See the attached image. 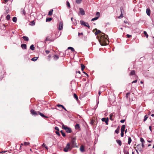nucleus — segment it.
<instances>
[{
    "mask_svg": "<svg viewBox=\"0 0 154 154\" xmlns=\"http://www.w3.org/2000/svg\"><path fill=\"white\" fill-rule=\"evenodd\" d=\"M107 37V35H105L103 33V35H101L100 40V42L101 45H104L107 44V42L108 41Z\"/></svg>",
    "mask_w": 154,
    "mask_h": 154,
    "instance_id": "obj_1",
    "label": "nucleus"
},
{
    "mask_svg": "<svg viewBox=\"0 0 154 154\" xmlns=\"http://www.w3.org/2000/svg\"><path fill=\"white\" fill-rule=\"evenodd\" d=\"M76 140V138L75 137L72 138V140L70 143V144H71V149H72L73 148L77 147L76 143L75 142Z\"/></svg>",
    "mask_w": 154,
    "mask_h": 154,
    "instance_id": "obj_2",
    "label": "nucleus"
},
{
    "mask_svg": "<svg viewBox=\"0 0 154 154\" xmlns=\"http://www.w3.org/2000/svg\"><path fill=\"white\" fill-rule=\"evenodd\" d=\"M62 128L66 130L67 133H70L72 132V130L70 128L67 127V126H65L64 124L62 125Z\"/></svg>",
    "mask_w": 154,
    "mask_h": 154,
    "instance_id": "obj_3",
    "label": "nucleus"
},
{
    "mask_svg": "<svg viewBox=\"0 0 154 154\" xmlns=\"http://www.w3.org/2000/svg\"><path fill=\"white\" fill-rule=\"evenodd\" d=\"M71 146H70V144L69 143H68L66 146L64 148L63 151L65 152H68L69 150H70L72 149H71Z\"/></svg>",
    "mask_w": 154,
    "mask_h": 154,
    "instance_id": "obj_4",
    "label": "nucleus"
},
{
    "mask_svg": "<svg viewBox=\"0 0 154 154\" xmlns=\"http://www.w3.org/2000/svg\"><path fill=\"white\" fill-rule=\"evenodd\" d=\"M80 23L82 25H84L85 26H87L89 29L90 28V26H89L88 23H86L84 21L82 20H80Z\"/></svg>",
    "mask_w": 154,
    "mask_h": 154,
    "instance_id": "obj_5",
    "label": "nucleus"
},
{
    "mask_svg": "<svg viewBox=\"0 0 154 154\" xmlns=\"http://www.w3.org/2000/svg\"><path fill=\"white\" fill-rule=\"evenodd\" d=\"M31 113L32 115H34V116H36L38 115V113L36 111H35L33 109H31L30 110Z\"/></svg>",
    "mask_w": 154,
    "mask_h": 154,
    "instance_id": "obj_6",
    "label": "nucleus"
},
{
    "mask_svg": "<svg viewBox=\"0 0 154 154\" xmlns=\"http://www.w3.org/2000/svg\"><path fill=\"white\" fill-rule=\"evenodd\" d=\"M101 120L102 122H105L106 125H108V122L109 121V119L108 118H107V119H106V118H103Z\"/></svg>",
    "mask_w": 154,
    "mask_h": 154,
    "instance_id": "obj_7",
    "label": "nucleus"
},
{
    "mask_svg": "<svg viewBox=\"0 0 154 154\" xmlns=\"http://www.w3.org/2000/svg\"><path fill=\"white\" fill-rule=\"evenodd\" d=\"M137 149L140 152L142 151V149L140 144H138L137 146Z\"/></svg>",
    "mask_w": 154,
    "mask_h": 154,
    "instance_id": "obj_8",
    "label": "nucleus"
},
{
    "mask_svg": "<svg viewBox=\"0 0 154 154\" xmlns=\"http://www.w3.org/2000/svg\"><path fill=\"white\" fill-rule=\"evenodd\" d=\"M63 22H60V23H59V27L58 28V29L59 30H60L62 29L63 27Z\"/></svg>",
    "mask_w": 154,
    "mask_h": 154,
    "instance_id": "obj_9",
    "label": "nucleus"
},
{
    "mask_svg": "<svg viewBox=\"0 0 154 154\" xmlns=\"http://www.w3.org/2000/svg\"><path fill=\"white\" fill-rule=\"evenodd\" d=\"M80 11V14L82 15H84L85 14V12L83 8H79Z\"/></svg>",
    "mask_w": 154,
    "mask_h": 154,
    "instance_id": "obj_10",
    "label": "nucleus"
},
{
    "mask_svg": "<svg viewBox=\"0 0 154 154\" xmlns=\"http://www.w3.org/2000/svg\"><path fill=\"white\" fill-rule=\"evenodd\" d=\"M38 114L40 115L42 117L45 118H48V117L47 116H45L44 114L41 112H38Z\"/></svg>",
    "mask_w": 154,
    "mask_h": 154,
    "instance_id": "obj_11",
    "label": "nucleus"
},
{
    "mask_svg": "<svg viewBox=\"0 0 154 154\" xmlns=\"http://www.w3.org/2000/svg\"><path fill=\"white\" fill-rule=\"evenodd\" d=\"M146 13L147 15L149 16L150 15V10L149 8H147L146 10Z\"/></svg>",
    "mask_w": 154,
    "mask_h": 154,
    "instance_id": "obj_12",
    "label": "nucleus"
},
{
    "mask_svg": "<svg viewBox=\"0 0 154 154\" xmlns=\"http://www.w3.org/2000/svg\"><path fill=\"white\" fill-rule=\"evenodd\" d=\"M22 38L24 39L25 41H28L29 40V38L28 37L26 36H23L22 37Z\"/></svg>",
    "mask_w": 154,
    "mask_h": 154,
    "instance_id": "obj_13",
    "label": "nucleus"
},
{
    "mask_svg": "<svg viewBox=\"0 0 154 154\" xmlns=\"http://www.w3.org/2000/svg\"><path fill=\"white\" fill-rule=\"evenodd\" d=\"M21 47L23 49H26V45L25 44H22L21 45Z\"/></svg>",
    "mask_w": 154,
    "mask_h": 154,
    "instance_id": "obj_14",
    "label": "nucleus"
},
{
    "mask_svg": "<svg viewBox=\"0 0 154 154\" xmlns=\"http://www.w3.org/2000/svg\"><path fill=\"white\" fill-rule=\"evenodd\" d=\"M125 125H123L122 126L121 128V131H124L125 130Z\"/></svg>",
    "mask_w": 154,
    "mask_h": 154,
    "instance_id": "obj_15",
    "label": "nucleus"
},
{
    "mask_svg": "<svg viewBox=\"0 0 154 154\" xmlns=\"http://www.w3.org/2000/svg\"><path fill=\"white\" fill-rule=\"evenodd\" d=\"M53 9H51L50 11L48 12V15L49 16H51L53 14Z\"/></svg>",
    "mask_w": 154,
    "mask_h": 154,
    "instance_id": "obj_16",
    "label": "nucleus"
},
{
    "mask_svg": "<svg viewBox=\"0 0 154 154\" xmlns=\"http://www.w3.org/2000/svg\"><path fill=\"white\" fill-rule=\"evenodd\" d=\"M80 127L79 125L78 124H76L75 125V128L76 129H79Z\"/></svg>",
    "mask_w": 154,
    "mask_h": 154,
    "instance_id": "obj_17",
    "label": "nucleus"
},
{
    "mask_svg": "<svg viewBox=\"0 0 154 154\" xmlns=\"http://www.w3.org/2000/svg\"><path fill=\"white\" fill-rule=\"evenodd\" d=\"M21 13L24 15H25L26 14V11H25V10L24 9L22 8V9H21Z\"/></svg>",
    "mask_w": 154,
    "mask_h": 154,
    "instance_id": "obj_18",
    "label": "nucleus"
},
{
    "mask_svg": "<svg viewBox=\"0 0 154 154\" xmlns=\"http://www.w3.org/2000/svg\"><path fill=\"white\" fill-rule=\"evenodd\" d=\"M80 150L82 152H83L85 151L84 148L83 146H81L80 147Z\"/></svg>",
    "mask_w": 154,
    "mask_h": 154,
    "instance_id": "obj_19",
    "label": "nucleus"
},
{
    "mask_svg": "<svg viewBox=\"0 0 154 154\" xmlns=\"http://www.w3.org/2000/svg\"><path fill=\"white\" fill-rule=\"evenodd\" d=\"M120 130L119 127V126L116 129L115 131V132L117 134L119 133Z\"/></svg>",
    "mask_w": 154,
    "mask_h": 154,
    "instance_id": "obj_20",
    "label": "nucleus"
},
{
    "mask_svg": "<svg viewBox=\"0 0 154 154\" xmlns=\"http://www.w3.org/2000/svg\"><path fill=\"white\" fill-rule=\"evenodd\" d=\"M135 71L134 70H133L132 71H131L130 74V75H135Z\"/></svg>",
    "mask_w": 154,
    "mask_h": 154,
    "instance_id": "obj_21",
    "label": "nucleus"
},
{
    "mask_svg": "<svg viewBox=\"0 0 154 154\" xmlns=\"http://www.w3.org/2000/svg\"><path fill=\"white\" fill-rule=\"evenodd\" d=\"M116 142L120 145L121 146L122 145V142L121 140H116Z\"/></svg>",
    "mask_w": 154,
    "mask_h": 154,
    "instance_id": "obj_22",
    "label": "nucleus"
},
{
    "mask_svg": "<svg viewBox=\"0 0 154 154\" xmlns=\"http://www.w3.org/2000/svg\"><path fill=\"white\" fill-rule=\"evenodd\" d=\"M38 59V57H35L32 58L31 60L32 61H35Z\"/></svg>",
    "mask_w": 154,
    "mask_h": 154,
    "instance_id": "obj_23",
    "label": "nucleus"
},
{
    "mask_svg": "<svg viewBox=\"0 0 154 154\" xmlns=\"http://www.w3.org/2000/svg\"><path fill=\"white\" fill-rule=\"evenodd\" d=\"M82 1V0H75L76 3L78 4H80L81 3Z\"/></svg>",
    "mask_w": 154,
    "mask_h": 154,
    "instance_id": "obj_24",
    "label": "nucleus"
},
{
    "mask_svg": "<svg viewBox=\"0 0 154 154\" xmlns=\"http://www.w3.org/2000/svg\"><path fill=\"white\" fill-rule=\"evenodd\" d=\"M113 116V115L112 113L111 114L109 115V119L112 121H113V119L112 118V116Z\"/></svg>",
    "mask_w": 154,
    "mask_h": 154,
    "instance_id": "obj_25",
    "label": "nucleus"
},
{
    "mask_svg": "<svg viewBox=\"0 0 154 154\" xmlns=\"http://www.w3.org/2000/svg\"><path fill=\"white\" fill-rule=\"evenodd\" d=\"M30 49H31L32 51H33L35 49V48L34 47V46L33 45H32L30 47Z\"/></svg>",
    "mask_w": 154,
    "mask_h": 154,
    "instance_id": "obj_26",
    "label": "nucleus"
},
{
    "mask_svg": "<svg viewBox=\"0 0 154 154\" xmlns=\"http://www.w3.org/2000/svg\"><path fill=\"white\" fill-rule=\"evenodd\" d=\"M96 29L97 31L95 33V35H97L99 33L101 32V31L100 30H97V29Z\"/></svg>",
    "mask_w": 154,
    "mask_h": 154,
    "instance_id": "obj_27",
    "label": "nucleus"
},
{
    "mask_svg": "<svg viewBox=\"0 0 154 154\" xmlns=\"http://www.w3.org/2000/svg\"><path fill=\"white\" fill-rule=\"evenodd\" d=\"M68 49H70L71 51L72 52H74L75 51L74 48L73 47H68Z\"/></svg>",
    "mask_w": 154,
    "mask_h": 154,
    "instance_id": "obj_28",
    "label": "nucleus"
},
{
    "mask_svg": "<svg viewBox=\"0 0 154 154\" xmlns=\"http://www.w3.org/2000/svg\"><path fill=\"white\" fill-rule=\"evenodd\" d=\"M45 41H52V40H51L50 38H49L48 36L46 37Z\"/></svg>",
    "mask_w": 154,
    "mask_h": 154,
    "instance_id": "obj_29",
    "label": "nucleus"
},
{
    "mask_svg": "<svg viewBox=\"0 0 154 154\" xmlns=\"http://www.w3.org/2000/svg\"><path fill=\"white\" fill-rule=\"evenodd\" d=\"M17 18L16 17H14L13 18L12 20L14 22H16L17 21Z\"/></svg>",
    "mask_w": 154,
    "mask_h": 154,
    "instance_id": "obj_30",
    "label": "nucleus"
},
{
    "mask_svg": "<svg viewBox=\"0 0 154 154\" xmlns=\"http://www.w3.org/2000/svg\"><path fill=\"white\" fill-rule=\"evenodd\" d=\"M81 70L82 71H83L84 69H85V65L84 64H81Z\"/></svg>",
    "mask_w": 154,
    "mask_h": 154,
    "instance_id": "obj_31",
    "label": "nucleus"
},
{
    "mask_svg": "<svg viewBox=\"0 0 154 154\" xmlns=\"http://www.w3.org/2000/svg\"><path fill=\"white\" fill-rule=\"evenodd\" d=\"M96 15L97 16L96 17H98V18H99L100 16V13L99 12H97L96 14Z\"/></svg>",
    "mask_w": 154,
    "mask_h": 154,
    "instance_id": "obj_32",
    "label": "nucleus"
},
{
    "mask_svg": "<svg viewBox=\"0 0 154 154\" xmlns=\"http://www.w3.org/2000/svg\"><path fill=\"white\" fill-rule=\"evenodd\" d=\"M35 22L34 21H33L30 23V25L31 26H33L35 25Z\"/></svg>",
    "mask_w": 154,
    "mask_h": 154,
    "instance_id": "obj_33",
    "label": "nucleus"
},
{
    "mask_svg": "<svg viewBox=\"0 0 154 154\" xmlns=\"http://www.w3.org/2000/svg\"><path fill=\"white\" fill-rule=\"evenodd\" d=\"M52 20V18H47L46 19V22H49L51 21Z\"/></svg>",
    "mask_w": 154,
    "mask_h": 154,
    "instance_id": "obj_34",
    "label": "nucleus"
},
{
    "mask_svg": "<svg viewBox=\"0 0 154 154\" xmlns=\"http://www.w3.org/2000/svg\"><path fill=\"white\" fill-rule=\"evenodd\" d=\"M132 140L130 137H129L128 138V143L129 144L131 143Z\"/></svg>",
    "mask_w": 154,
    "mask_h": 154,
    "instance_id": "obj_35",
    "label": "nucleus"
},
{
    "mask_svg": "<svg viewBox=\"0 0 154 154\" xmlns=\"http://www.w3.org/2000/svg\"><path fill=\"white\" fill-rule=\"evenodd\" d=\"M140 141L142 143H144L145 142L143 139L141 137L140 138Z\"/></svg>",
    "mask_w": 154,
    "mask_h": 154,
    "instance_id": "obj_36",
    "label": "nucleus"
},
{
    "mask_svg": "<svg viewBox=\"0 0 154 154\" xmlns=\"http://www.w3.org/2000/svg\"><path fill=\"white\" fill-rule=\"evenodd\" d=\"M60 132L62 134V135L64 137H65L66 136V134L65 133H64L63 132V131L62 130H61L60 131Z\"/></svg>",
    "mask_w": 154,
    "mask_h": 154,
    "instance_id": "obj_37",
    "label": "nucleus"
},
{
    "mask_svg": "<svg viewBox=\"0 0 154 154\" xmlns=\"http://www.w3.org/2000/svg\"><path fill=\"white\" fill-rule=\"evenodd\" d=\"M6 18L7 20H9L10 18V15L8 14L6 17Z\"/></svg>",
    "mask_w": 154,
    "mask_h": 154,
    "instance_id": "obj_38",
    "label": "nucleus"
},
{
    "mask_svg": "<svg viewBox=\"0 0 154 154\" xmlns=\"http://www.w3.org/2000/svg\"><path fill=\"white\" fill-rule=\"evenodd\" d=\"M143 33L144 34L145 36L147 38H148V34H147L146 32L145 31H144L143 32Z\"/></svg>",
    "mask_w": 154,
    "mask_h": 154,
    "instance_id": "obj_39",
    "label": "nucleus"
},
{
    "mask_svg": "<svg viewBox=\"0 0 154 154\" xmlns=\"http://www.w3.org/2000/svg\"><path fill=\"white\" fill-rule=\"evenodd\" d=\"M130 95V93L129 92L127 93L126 94V97L127 99H128V98L129 97V96Z\"/></svg>",
    "mask_w": 154,
    "mask_h": 154,
    "instance_id": "obj_40",
    "label": "nucleus"
},
{
    "mask_svg": "<svg viewBox=\"0 0 154 154\" xmlns=\"http://www.w3.org/2000/svg\"><path fill=\"white\" fill-rule=\"evenodd\" d=\"M29 144V142H25L24 143V145L25 146H26L28 145Z\"/></svg>",
    "mask_w": 154,
    "mask_h": 154,
    "instance_id": "obj_41",
    "label": "nucleus"
},
{
    "mask_svg": "<svg viewBox=\"0 0 154 154\" xmlns=\"http://www.w3.org/2000/svg\"><path fill=\"white\" fill-rule=\"evenodd\" d=\"M54 57V58L55 60H57L59 58V57H58V56H57V55H55Z\"/></svg>",
    "mask_w": 154,
    "mask_h": 154,
    "instance_id": "obj_42",
    "label": "nucleus"
},
{
    "mask_svg": "<svg viewBox=\"0 0 154 154\" xmlns=\"http://www.w3.org/2000/svg\"><path fill=\"white\" fill-rule=\"evenodd\" d=\"M123 17V13H121L120 15L118 17V18L119 19Z\"/></svg>",
    "mask_w": 154,
    "mask_h": 154,
    "instance_id": "obj_43",
    "label": "nucleus"
},
{
    "mask_svg": "<svg viewBox=\"0 0 154 154\" xmlns=\"http://www.w3.org/2000/svg\"><path fill=\"white\" fill-rule=\"evenodd\" d=\"M74 97L77 100V99H78V96H77V95L75 94H74Z\"/></svg>",
    "mask_w": 154,
    "mask_h": 154,
    "instance_id": "obj_44",
    "label": "nucleus"
},
{
    "mask_svg": "<svg viewBox=\"0 0 154 154\" xmlns=\"http://www.w3.org/2000/svg\"><path fill=\"white\" fill-rule=\"evenodd\" d=\"M148 118V117L146 115L144 117V121H146Z\"/></svg>",
    "mask_w": 154,
    "mask_h": 154,
    "instance_id": "obj_45",
    "label": "nucleus"
},
{
    "mask_svg": "<svg viewBox=\"0 0 154 154\" xmlns=\"http://www.w3.org/2000/svg\"><path fill=\"white\" fill-rule=\"evenodd\" d=\"M5 10H6V14H8V12H9L8 8V10H7L6 7H5Z\"/></svg>",
    "mask_w": 154,
    "mask_h": 154,
    "instance_id": "obj_46",
    "label": "nucleus"
},
{
    "mask_svg": "<svg viewBox=\"0 0 154 154\" xmlns=\"http://www.w3.org/2000/svg\"><path fill=\"white\" fill-rule=\"evenodd\" d=\"M66 3H67V6L69 8H70V3H69V2L67 1Z\"/></svg>",
    "mask_w": 154,
    "mask_h": 154,
    "instance_id": "obj_47",
    "label": "nucleus"
},
{
    "mask_svg": "<svg viewBox=\"0 0 154 154\" xmlns=\"http://www.w3.org/2000/svg\"><path fill=\"white\" fill-rule=\"evenodd\" d=\"M124 131H121V137H123L124 136Z\"/></svg>",
    "mask_w": 154,
    "mask_h": 154,
    "instance_id": "obj_48",
    "label": "nucleus"
},
{
    "mask_svg": "<svg viewBox=\"0 0 154 154\" xmlns=\"http://www.w3.org/2000/svg\"><path fill=\"white\" fill-rule=\"evenodd\" d=\"M59 131H56L55 133H56V134L57 135H58L59 136H60V133L59 132Z\"/></svg>",
    "mask_w": 154,
    "mask_h": 154,
    "instance_id": "obj_49",
    "label": "nucleus"
},
{
    "mask_svg": "<svg viewBox=\"0 0 154 154\" xmlns=\"http://www.w3.org/2000/svg\"><path fill=\"white\" fill-rule=\"evenodd\" d=\"M55 129L56 130H57V131H59V128L57 127H56L55 128Z\"/></svg>",
    "mask_w": 154,
    "mask_h": 154,
    "instance_id": "obj_50",
    "label": "nucleus"
},
{
    "mask_svg": "<svg viewBox=\"0 0 154 154\" xmlns=\"http://www.w3.org/2000/svg\"><path fill=\"white\" fill-rule=\"evenodd\" d=\"M126 35L127 36V37L128 38H130L131 36V35H130L129 34H127Z\"/></svg>",
    "mask_w": 154,
    "mask_h": 154,
    "instance_id": "obj_51",
    "label": "nucleus"
},
{
    "mask_svg": "<svg viewBox=\"0 0 154 154\" xmlns=\"http://www.w3.org/2000/svg\"><path fill=\"white\" fill-rule=\"evenodd\" d=\"M125 121V119L121 120L120 121V122L122 123H123Z\"/></svg>",
    "mask_w": 154,
    "mask_h": 154,
    "instance_id": "obj_52",
    "label": "nucleus"
},
{
    "mask_svg": "<svg viewBox=\"0 0 154 154\" xmlns=\"http://www.w3.org/2000/svg\"><path fill=\"white\" fill-rule=\"evenodd\" d=\"M63 105L61 104H57V106L59 107H62V106Z\"/></svg>",
    "mask_w": 154,
    "mask_h": 154,
    "instance_id": "obj_53",
    "label": "nucleus"
},
{
    "mask_svg": "<svg viewBox=\"0 0 154 154\" xmlns=\"http://www.w3.org/2000/svg\"><path fill=\"white\" fill-rule=\"evenodd\" d=\"M124 153L125 154H129V152H127V151H124Z\"/></svg>",
    "mask_w": 154,
    "mask_h": 154,
    "instance_id": "obj_54",
    "label": "nucleus"
},
{
    "mask_svg": "<svg viewBox=\"0 0 154 154\" xmlns=\"http://www.w3.org/2000/svg\"><path fill=\"white\" fill-rule=\"evenodd\" d=\"M137 82V80H135L134 81L132 82V83H135Z\"/></svg>",
    "mask_w": 154,
    "mask_h": 154,
    "instance_id": "obj_55",
    "label": "nucleus"
},
{
    "mask_svg": "<svg viewBox=\"0 0 154 154\" xmlns=\"http://www.w3.org/2000/svg\"><path fill=\"white\" fill-rule=\"evenodd\" d=\"M93 18L94 20H96L98 19V17H95L94 18Z\"/></svg>",
    "mask_w": 154,
    "mask_h": 154,
    "instance_id": "obj_56",
    "label": "nucleus"
},
{
    "mask_svg": "<svg viewBox=\"0 0 154 154\" xmlns=\"http://www.w3.org/2000/svg\"><path fill=\"white\" fill-rule=\"evenodd\" d=\"M45 53L47 54H48L49 53V51H48V50H46Z\"/></svg>",
    "mask_w": 154,
    "mask_h": 154,
    "instance_id": "obj_57",
    "label": "nucleus"
},
{
    "mask_svg": "<svg viewBox=\"0 0 154 154\" xmlns=\"http://www.w3.org/2000/svg\"><path fill=\"white\" fill-rule=\"evenodd\" d=\"M149 129L150 130V131L151 132H152V129H151V126H149Z\"/></svg>",
    "mask_w": 154,
    "mask_h": 154,
    "instance_id": "obj_58",
    "label": "nucleus"
},
{
    "mask_svg": "<svg viewBox=\"0 0 154 154\" xmlns=\"http://www.w3.org/2000/svg\"><path fill=\"white\" fill-rule=\"evenodd\" d=\"M120 11H121V13H122L123 12H122V11H123V9H122V7H121L120 8Z\"/></svg>",
    "mask_w": 154,
    "mask_h": 154,
    "instance_id": "obj_59",
    "label": "nucleus"
},
{
    "mask_svg": "<svg viewBox=\"0 0 154 154\" xmlns=\"http://www.w3.org/2000/svg\"><path fill=\"white\" fill-rule=\"evenodd\" d=\"M6 152V151H2L1 152V153H4Z\"/></svg>",
    "mask_w": 154,
    "mask_h": 154,
    "instance_id": "obj_60",
    "label": "nucleus"
},
{
    "mask_svg": "<svg viewBox=\"0 0 154 154\" xmlns=\"http://www.w3.org/2000/svg\"><path fill=\"white\" fill-rule=\"evenodd\" d=\"M147 141L149 142V143H151L152 142V140H147Z\"/></svg>",
    "mask_w": 154,
    "mask_h": 154,
    "instance_id": "obj_61",
    "label": "nucleus"
},
{
    "mask_svg": "<svg viewBox=\"0 0 154 154\" xmlns=\"http://www.w3.org/2000/svg\"><path fill=\"white\" fill-rule=\"evenodd\" d=\"M83 35V33L82 32V33H79V32L78 33V35Z\"/></svg>",
    "mask_w": 154,
    "mask_h": 154,
    "instance_id": "obj_62",
    "label": "nucleus"
},
{
    "mask_svg": "<svg viewBox=\"0 0 154 154\" xmlns=\"http://www.w3.org/2000/svg\"><path fill=\"white\" fill-rule=\"evenodd\" d=\"M142 146L143 148L144 147V145L143 143H142Z\"/></svg>",
    "mask_w": 154,
    "mask_h": 154,
    "instance_id": "obj_63",
    "label": "nucleus"
},
{
    "mask_svg": "<svg viewBox=\"0 0 154 154\" xmlns=\"http://www.w3.org/2000/svg\"><path fill=\"white\" fill-rule=\"evenodd\" d=\"M42 146H44V147H45V144H44V143H43L42 145Z\"/></svg>",
    "mask_w": 154,
    "mask_h": 154,
    "instance_id": "obj_64",
    "label": "nucleus"
}]
</instances>
